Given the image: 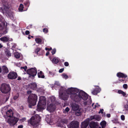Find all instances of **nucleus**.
<instances>
[{"instance_id": "680f3d73", "label": "nucleus", "mask_w": 128, "mask_h": 128, "mask_svg": "<svg viewBox=\"0 0 128 128\" xmlns=\"http://www.w3.org/2000/svg\"><path fill=\"white\" fill-rule=\"evenodd\" d=\"M23 128V126L22 125H20L18 126V128Z\"/></svg>"}, {"instance_id": "f257e3e1", "label": "nucleus", "mask_w": 128, "mask_h": 128, "mask_svg": "<svg viewBox=\"0 0 128 128\" xmlns=\"http://www.w3.org/2000/svg\"><path fill=\"white\" fill-rule=\"evenodd\" d=\"M11 89V87L8 84L3 83L0 86V90L1 92L3 94H7L6 97V101L8 100L10 97Z\"/></svg>"}, {"instance_id": "603ef678", "label": "nucleus", "mask_w": 128, "mask_h": 128, "mask_svg": "<svg viewBox=\"0 0 128 128\" xmlns=\"http://www.w3.org/2000/svg\"><path fill=\"white\" fill-rule=\"evenodd\" d=\"M54 84L56 85H57L58 86H60V84L58 82L56 81L55 82Z\"/></svg>"}, {"instance_id": "774afa93", "label": "nucleus", "mask_w": 128, "mask_h": 128, "mask_svg": "<svg viewBox=\"0 0 128 128\" xmlns=\"http://www.w3.org/2000/svg\"><path fill=\"white\" fill-rule=\"evenodd\" d=\"M30 35L29 34L28 36V39H30L31 38H30Z\"/></svg>"}, {"instance_id": "2f4dec72", "label": "nucleus", "mask_w": 128, "mask_h": 128, "mask_svg": "<svg viewBox=\"0 0 128 128\" xmlns=\"http://www.w3.org/2000/svg\"><path fill=\"white\" fill-rule=\"evenodd\" d=\"M94 116V119L97 121H99L101 119V117L98 115H95Z\"/></svg>"}, {"instance_id": "de8ad7c7", "label": "nucleus", "mask_w": 128, "mask_h": 128, "mask_svg": "<svg viewBox=\"0 0 128 128\" xmlns=\"http://www.w3.org/2000/svg\"><path fill=\"white\" fill-rule=\"evenodd\" d=\"M123 87L124 88L126 89L128 88V85L126 84H124L123 85Z\"/></svg>"}, {"instance_id": "bf43d9fd", "label": "nucleus", "mask_w": 128, "mask_h": 128, "mask_svg": "<svg viewBox=\"0 0 128 128\" xmlns=\"http://www.w3.org/2000/svg\"><path fill=\"white\" fill-rule=\"evenodd\" d=\"M18 98V96H14L13 98V99L14 100H16Z\"/></svg>"}, {"instance_id": "aec40b11", "label": "nucleus", "mask_w": 128, "mask_h": 128, "mask_svg": "<svg viewBox=\"0 0 128 128\" xmlns=\"http://www.w3.org/2000/svg\"><path fill=\"white\" fill-rule=\"evenodd\" d=\"M71 106L72 110L74 111L80 109L79 106L76 103H72Z\"/></svg>"}, {"instance_id": "ea45409f", "label": "nucleus", "mask_w": 128, "mask_h": 128, "mask_svg": "<svg viewBox=\"0 0 128 128\" xmlns=\"http://www.w3.org/2000/svg\"><path fill=\"white\" fill-rule=\"evenodd\" d=\"M89 102H85L84 103V104L85 105H86L87 104H88L89 105L90 104H91L92 102V101L90 100H89Z\"/></svg>"}, {"instance_id": "a878e982", "label": "nucleus", "mask_w": 128, "mask_h": 128, "mask_svg": "<svg viewBox=\"0 0 128 128\" xmlns=\"http://www.w3.org/2000/svg\"><path fill=\"white\" fill-rule=\"evenodd\" d=\"M75 114L76 116H78L81 115L82 114V112L80 109L77 110L75 111Z\"/></svg>"}, {"instance_id": "9d476101", "label": "nucleus", "mask_w": 128, "mask_h": 128, "mask_svg": "<svg viewBox=\"0 0 128 128\" xmlns=\"http://www.w3.org/2000/svg\"><path fill=\"white\" fill-rule=\"evenodd\" d=\"M17 77L18 75L16 72H10L8 75V77L10 79H14Z\"/></svg>"}, {"instance_id": "e433bc0d", "label": "nucleus", "mask_w": 128, "mask_h": 128, "mask_svg": "<svg viewBox=\"0 0 128 128\" xmlns=\"http://www.w3.org/2000/svg\"><path fill=\"white\" fill-rule=\"evenodd\" d=\"M24 8V6L22 4H20L19 6V8L18 9V10L19 11H22L23 10V8Z\"/></svg>"}, {"instance_id": "f8f14e48", "label": "nucleus", "mask_w": 128, "mask_h": 128, "mask_svg": "<svg viewBox=\"0 0 128 128\" xmlns=\"http://www.w3.org/2000/svg\"><path fill=\"white\" fill-rule=\"evenodd\" d=\"M90 120V119L88 118L82 122L81 125V128H86L89 124Z\"/></svg>"}, {"instance_id": "dca6fc26", "label": "nucleus", "mask_w": 128, "mask_h": 128, "mask_svg": "<svg viewBox=\"0 0 128 128\" xmlns=\"http://www.w3.org/2000/svg\"><path fill=\"white\" fill-rule=\"evenodd\" d=\"M56 106L55 104L52 103L47 107V109L50 111H54L56 109Z\"/></svg>"}, {"instance_id": "79ce46f5", "label": "nucleus", "mask_w": 128, "mask_h": 128, "mask_svg": "<svg viewBox=\"0 0 128 128\" xmlns=\"http://www.w3.org/2000/svg\"><path fill=\"white\" fill-rule=\"evenodd\" d=\"M43 31L45 33H47L48 32V30L47 28H44L43 29Z\"/></svg>"}, {"instance_id": "338daca9", "label": "nucleus", "mask_w": 128, "mask_h": 128, "mask_svg": "<svg viewBox=\"0 0 128 128\" xmlns=\"http://www.w3.org/2000/svg\"><path fill=\"white\" fill-rule=\"evenodd\" d=\"M21 80V77L20 76H19L17 80Z\"/></svg>"}, {"instance_id": "69168bd1", "label": "nucleus", "mask_w": 128, "mask_h": 128, "mask_svg": "<svg viewBox=\"0 0 128 128\" xmlns=\"http://www.w3.org/2000/svg\"><path fill=\"white\" fill-rule=\"evenodd\" d=\"M49 54V52H47L46 54V56H48Z\"/></svg>"}, {"instance_id": "f704fd0d", "label": "nucleus", "mask_w": 128, "mask_h": 128, "mask_svg": "<svg viewBox=\"0 0 128 128\" xmlns=\"http://www.w3.org/2000/svg\"><path fill=\"white\" fill-rule=\"evenodd\" d=\"M35 40L36 42L39 44H40L42 42V40L40 38H36Z\"/></svg>"}, {"instance_id": "e2e57ef3", "label": "nucleus", "mask_w": 128, "mask_h": 128, "mask_svg": "<svg viewBox=\"0 0 128 128\" xmlns=\"http://www.w3.org/2000/svg\"><path fill=\"white\" fill-rule=\"evenodd\" d=\"M106 116L108 118H109L110 117V114H107Z\"/></svg>"}, {"instance_id": "473e14b6", "label": "nucleus", "mask_w": 128, "mask_h": 128, "mask_svg": "<svg viewBox=\"0 0 128 128\" xmlns=\"http://www.w3.org/2000/svg\"><path fill=\"white\" fill-rule=\"evenodd\" d=\"M14 55L15 57L16 58H18L20 57L19 53L18 52H15Z\"/></svg>"}, {"instance_id": "c03bdc74", "label": "nucleus", "mask_w": 128, "mask_h": 128, "mask_svg": "<svg viewBox=\"0 0 128 128\" xmlns=\"http://www.w3.org/2000/svg\"><path fill=\"white\" fill-rule=\"evenodd\" d=\"M28 67L26 66H25L24 67H21L20 68L21 69H24V70L26 71V69H27Z\"/></svg>"}, {"instance_id": "423d86ee", "label": "nucleus", "mask_w": 128, "mask_h": 128, "mask_svg": "<svg viewBox=\"0 0 128 128\" xmlns=\"http://www.w3.org/2000/svg\"><path fill=\"white\" fill-rule=\"evenodd\" d=\"M19 120V118L15 117H12L10 118H8L7 122L11 126H14Z\"/></svg>"}, {"instance_id": "9b49d317", "label": "nucleus", "mask_w": 128, "mask_h": 128, "mask_svg": "<svg viewBox=\"0 0 128 128\" xmlns=\"http://www.w3.org/2000/svg\"><path fill=\"white\" fill-rule=\"evenodd\" d=\"M70 98L72 100L76 102H78L80 100V98L78 94L71 95L70 96Z\"/></svg>"}, {"instance_id": "6e6552de", "label": "nucleus", "mask_w": 128, "mask_h": 128, "mask_svg": "<svg viewBox=\"0 0 128 128\" xmlns=\"http://www.w3.org/2000/svg\"><path fill=\"white\" fill-rule=\"evenodd\" d=\"M78 94H79L80 100L82 99L84 100H86L88 98V95L82 90L79 91Z\"/></svg>"}, {"instance_id": "1a4fd4ad", "label": "nucleus", "mask_w": 128, "mask_h": 128, "mask_svg": "<svg viewBox=\"0 0 128 128\" xmlns=\"http://www.w3.org/2000/svg\"><path fill=\"white\" fill-rule=\"evenodd\" d=\"M79 123L76 121H72L68 125V128H78Z\"/></svg>"}, {"instance_id": "58836bf2", "label": "nucleus", "mask_w": 128, "mask_h": 128, "mask_svg": "<svg viewBox=\"0 0 128 128\" xmlns=\"http://www.w3.org/2000/svg\"><path fill=\"white\" fill-rule=\"evenodd\" d=\"M11 45H12L11 49L13 50L14 49V48L16 46V44L13 43H12Z\"/></svg>"}, {"instance_id": "8fccbe9b", "label": "nucleus", "mask_w": 128, "mask_h": 128, "mask_svg": "<svg viewBox=\"0 0 128 128\" xmlns=\"http://www.w3.org/2000/svg\"><path fill=\"white\" fill-rule=\"evenodd\" d=\"M121 118L122 120H125V117L124 115H122L121 116Z\"/></svg>"}, {"instance_id": "20e7f679", "label": "nucleus", "mask_w": 128, "mask_h": 128, "mask_svg": "<svg viewBox=\"0 0 128 128\" xmlns=\"http://www.w3.org/2000/svg\"><path fill=\"white\" fill-rule=\"evenodd\" d=\"M26 72L29 75V77L34 79L37 74V70L36 68L34 67L28 69L27 70Z\"/></svg>"}, {"instance_id": "a18cd8bd", "label": "nucleus", "mask_w": 128, "mask_h": 128, "mask_svg": "<svg viewBox=\"0 0 128 128\" xmlns=\"http://www.w3.org/2000/svg\"><path fill=\"white\" fill-rule=\"evenodd\" d=\"M56 50L55 48L54 49H53L51 52V53H52V55H54V54L56 52Z\"/></svg>"}, {"instance_id": "4be33fe9", "label": "nucleus", "mask_w": 128, "mask_h": 128, "mask_svg": "<svg viewBox=\"0 0 128 128\" xmlns=\"http://www.w3.org/2000/svg\"><path fill=\"white\" fill-rule=\"evenodd\" d=\"M6 114L7 116L10 118L13 116L14 113L12 110L10 109L6 112Z\"/></svg>"}, {"instance_id": "7ed1b4c3", "label": "nucleus", "mask_w": 128, "mask_h": 128, "mask_svg": "<svg viewBox=\"0 0 128 128\" xmlns=\"http://www.w3.org/2000/svg\"><path fill=\"white\" fill-rule=\"evenodd\" d=\"M37 100V96L36 94H31L28 98V102L29 103L28 106L30 108H32V106H34L36 104Z\"/></svg>"}, {"instance_id": "09e8293b", "label": "nucleus", "mask_w": 128, "mask_h": 128, "mask_svg": "<svg viewBox=\"0 0 128 128\" xmlns=\"http://www.w3.org/2000/svg\"><path fill=\"white\" fill-rule=\"evenodd\" d=\"M118 80L119 81H120V82H124L125 81V79H120V78H119Z\"/></svg>"}, {"instance_id": "bb28decb", "label": "nucleus", "mask_w": 128, "mask_h": 128, "mask_svg": "<svg viewBox=\"0 0 128 128\" xmlns=\"http://www.w3.org/2000/svg\"><path fill=\"white\" fill-rule=\"evenodd\" d=\"M59 61L60 60L58 58L55 57L53 58L52 62L53 63L56 64L59 62Z\"/></svg>"}, {"instance_id": "a211bd4d", "label": "nucleus", "mask_w": 128, "mask_h": 128, "mask_svg": "<svg viewBox=\"0 0 128 128\" xmlns=\"http://www.w3.org/2000/svg\"><path fill=\"white\" fill-rule=\"evenodd\" d=\"M2 16L0 15V30H2L4 28L5 26V22L4 21H2L1 20L2 19Z\"/></svg>"}, {"instance_id": "0eeeda50", "label": "nucleus", "mask_w": 128, "mask_h": 128, "mask_svg": "<svg viewBox=\"0 0 128 128\" xmlns=\"http://www.w3.org/2000/svg\"><path fill=\"white\" fill-rule=\"evenodd\" d=\"M79 90L76 88H69L66 91V92L68 94L72 95V94H78L79 92Z\"/></svg>"}, {"instance_id": "864d4df0", "label": "nucleus", "mask_w": 128, "mask_h": 128, "mask_svg": "<svg viewBox=\"0 0 128 128\" xmlns=\"http://www.w3.org/2000/svg\"><path fill=\"white\" fill-rule=\"evenodd\" d=\"M64 70V68H62L60 69L59 70V72L60 73H62L63 71Z\"/></svg>"}, {"instance_id": "f03ea898", "label": "nucleus", "mask_w": 128, "mask_h": 128, "mask_svg": "<svg viewBox=\"0 0 128 128\" xmlns=\"http://www.w3.org/2000/svg\"><path fill=\"white\" fill-rule=\"evenodd\" d=\"M40 119L38 115L33 116L28 120V124L30 126H32L34 127L37 126L38 124Z\"/></svg>"}, {"instance_id": "c756f323", "label": "nucleus", "mask_w": 128, "mask_h": 128, "mask_svg": "<svg viewBox=\"0 0 128 128\" xmlns=\"http://www.w3.org/2000/svg\"><path fill=\"white\" fill-rule=\"evenodd\" d=\"M5 53L6 56L8 57L10 56H11V54L10 52V51L8 50H6Z\"/></svg>"}, {"instance_id": "49530a36", "label": "nucleus", "mask_w": 128, "mask_h": 128, "mask_svg": "<svg viewBox=\"0 0 128 128\" xmlns=\"http://www.w3.org/2000/svg\"><path fill=\"white\" fill-rule=\"evenodd\" d=\"M64 64V65L66 66H68L69 65L68 63L67 62H65Z\"/></svg>"}, {"instance_id": "4d7b16f0", "label": "nucleus", "mask_w": 128, "mask_h": 128, "mask_svg": "<svg viewBox=\"0 0 128 128\" xmlns=\"http://www.w3.org/2000/svg\"><path fill=\"white\" fill-rule=\"evenodd\" d=\"M70 110V109L68 107H67L65 109V110L68 112Z\"/></svg>"}, {"instance_id": "052dcab7", "label": "nucleus", "mask_w": 128, "mask_h": 128, "mask_svg": "<svg viewBox=\"0 0 128 128\" xmlns=\"http://www.w3.org/2000/svg\"><path fill=\"white\" fill-rule=\"evenodd\" d=\"M32 92V91L31 90H28L27 92V94H31Z\"/></svg>"}, {"instance_id": "c85d7f7f", "label": "nucleus", "mask_w": 128, "mask_h": 128, "mask_svg": "<svg viewBox=\"0 0 128 128\" xmlns=\"http://www.w3.org/2000/svg\"><path fill=\"white\" fill-rule=\"evenodd\" d=\"M100 125L102 128H104L106 126V122L105 121L103 120L100 122Z\"/></svg>"}, {"instance_id": "5fc2aeb1", "label": "nucleus", "mask_w": 128, "mask_h": 128, "mask_svg": "<svg viewBox=\"0 0 128 128\" xmlns=\"http://www.w3.org/2000/svg\"><path fill=\"white\" fill-rule=\"evenodd\" d=\"M52 49V48H45V50H48L50 51V50H51Z\"/></svg>"}, {"instance_id": "37998d69", "label": "nucleus", "mask_w": 128, "mask_h": 128, "mask_svg": "<svg viewBox=\"0 0 128 128\" xmlns=\"http://www.w3.org/2000/svg\"><path fill=\"white\" fill-rule=\"evenodd\" d=\"M62 75L66 79H67L68 78V76L65 74H63Z\"/></svg>"}, {"instance_id": "393cba45", "label": "nucleus", "mask_w": 128, "mask_h": 128, "mask_svg": "<svg viewBox=\"0 0 128 128\" xmlns=\"http://www.w3.org/2000/svg\"><path fill=\"white\" fill-rule=\"evenodd\" d=\"M2 71L4 73H6L8 72V69L6 66H2Z\"/></svg>"}, {"instance_id": "13d9d810", "label": "nucleus", "mask_w": 128, "mask_h": 128, "mask_svg": "<svg viewBox=\"0 0 128 128\" xmlns=\"http://www.w3.org/2000/svg\"><path fill=\"white\" fill-rule=\"evenodd\" d=\"M90 118L91 120H92L93 119H94V116H91L90 117Z\"/></svg>"}, {"instance_id": "cd10ccee", "label": "nucleus", "mask_w": 128, "mask_h": 128, "mask_svg": "<svg viewBox=\"0 0 128 128\" xmlns=\"http://www.w3.org/2000/svg\"><path fill=\"white\" fill-rule=\"evenodd\" d=\"M52 103L55 104L56 103V99L55 97L54 96H52L50 98Z\"/></svg>"}, {"instance_id": "4468645a", "label": "nucleus", "mask_w": 128, "mask_h": 128, "mask_svg": "<svg viewBox=\"0 0 128 128\" xmlns=\"http://www.w3.org/2000/svg\"><path fill=\"white\" fill-rule=\"evenodd\" d=\"M89 124L90 128H98L99 125L98 122L92 121Z\"/></svg>"}, {"instance_id": "6e6d98bb", "label": "nucleus", "mask_w": 128, "mask_h": 128, "mask_svg": "<svg viewBox=\"0 0 128 128\" xmlns=\"http://www.w3.org/2000/svg\"><path fill=\"white\" fill-rule=\"evenodd\" d=\"M30 33V32L29 31L27 30L25 32V34L26 35H28Z\"/></svg>"}, {"instance_id": "f3484780", "label": "nucleus", "mask_w": 128, "mask_h": 128, "mask_svg": "<svg viewBox=\"0 0 128 128\" xmlns=\"http://www.w3.org/2000/svg\"><path fill=\"white\" fill-rule=\"evenodd\" d=\"M96 86V88L93 90L92 93L93 94L96 95L100 92L101 89L98 86Z\"/></svg>"}, {"instance_id": "39448f33", "label": "nucleus", "mask_w": 128, "mask_h": 128, "mask_svg": "<svg viewBox=\"0 0 128 128\" xmlns=\"http://www.w3.org/2000/svg\"><path fill=\"white\" fill-rule=\"evenodd\" d=\"M46 102L44 101L40 100L37 105V110L40 112L44 109L46 108Z\"/></svg>"}, {"instance_id": "b1692460", "label": "nucleus", "mask_w": 128, "mask_h": 128, "mask_svg": "<svg viewBox=\"0 0 128 128\" xmlns=\"http://www.w3.org/2000/svg\"><path fill=\"white\" fill-rule=\"evenodd\" d=\"M38 75L39 78H44L45 77L43 73L41 71H40L39 72H38Z\"/></svg>"}, {"instance_id": "4c0bfd02", "label": "nucleus", "mask_w": 128, "mask_h": 128, "mask_svg": "<svg viewBox=\"0 0 128 128\" xmlns=\"http://www.w3.org/2000/svg\"><path fill=\"white\" fill-rule=\"evenodd\" d=\"M40 48H37L36 49H35L34 51V52L36 53L37 54H38V52H39L40 51Z\"/></svg>"}, {"instance_id": "c9c22d12", "label": "nucleus", "mask_w": 128, "mask_h": 128, "mask_svg": "<svg viewBox=\"0 0 128 128\" xmlns=\"http://www.w3.org/2000/svg\"><path fill=\"white\" fill-rule=\"evenodd\" d=\"M61 121L63 124H66L68 122V121L66 119H64L62 120Z\"/></svg>"}, {"instance_id": "72a5a7b5", "label": "nucleus", "mask_w": 128, "mask_h": 128, "mask_svg": "<svg viewBox=\"0 0 128 128\" xmlns=\"http://www.w3.org/2000/svg\"><path fill=\"white\" fill-rule=\"evenodd\" d=\"M118 92L119 94H122V95L124 96L126 95V93L124 92L123 91H122V90H118Z\"/></svg>"}, {"instance_id": "5701e85b", "label": "nucleus", "mask_w": 128, "mask_h": 128, "mask_svg": "<svg viewBox=\"0 0 128 128\" xmlns=\"http://www.w3.org/2000/svg\"><path fill=\"white\" fill-rule=\"evenodd\" d=\"M0 40L4 42H7L9 40V38L7 37L6 36H4L1 38H0Z\"/></svg>"}, {"instance_id": "a19ab883", "label": "nucleus", "mask_w": 128, "mask_h": 128, "mask_svg": "<svg viewBox=\"0 0 128 128\" xmlns=\"http://www.w3.org/2000/svg\"><path fill=\"white\" fill-rule=\"evenodd\" d=\"M24 4L26 7H28L29 6L30 2L28 1H26L24 2Z\"/></svg>"}, {"instance_id": "6ab92c4d", "label": "nucleus", "mask_w": 128, "mask_h": 128, "mask_svg": "<svg viewBox=\"0 0 128 128\" xmlns=\"http://www.w3.org/2000/svg\"><path fill=\"white\" fill-rule=\"evenodd\" d=\"M2 2L4 6V8H3L4 10L6 11H8V6L9 4V3L5 0H3Z\"/></svg>"}, {"instance_id": "0e129e2a", "label": "nucleus", "mask_w": 128, "mask_h": 128, "mask_svg": "<svg viewBox=\"0 0 128 128\" xmlns=\"http://www.w3.org/2000/svg\"><path fill=\"white\" fill-rule=\"evenodd\" d=\"M12 41H13V39L12 38H11L10 39L9 38V40L8 41L9 42Z\"/></svg>"}, {"instance_id": "ddd939ff", "label": "nucleus", "mask_w": 128, "mask_h": 128, "mask_svg": "<svg viewBox=\"0 0 128 128\" xmlns=\"http://www.w3.org/2000/svg\"><path fill=\"white\" fill-rule=\"evenodd\" d=\"M28 88L33 90H36L37 89V85L35 82H32L28 85Z\"/></svg>"}, {"instance_id": "3c124183", "label": "nucleus", "mask_w": 128, "mask_h": 128, "mask_svg": "<svg viewBox=\"0 0 128 128\" xmlns=\"http://www.w3.org/2000/svg\"><path fill=\"white\" fill-rule=\"evenodd\" d=\"M103 111L104 110L103 109H100V111L98 112V113L99 114L100 113H101V114H103Z\"/></svg>"}, {"instance_id": "7c9ffc66", "label": "nucleus", "mask_w": 128, "mask_h": 128, "mask_svg": "<svg viewBox=\"0 0 128 128\" xmlns=\"http://www.w3.org/2000/svg\"><path fill=\"white\" fill-rule=\"evenodd\" d=\"M37 91L41 93L44 92V90L42 87L38 88L37 90Z\"/></svg>"}, {"instance_id": "412c9836", "label": "nucleus", "mask_w": 128, "mask_h": 128, "mask_svg": "<svg viewBox=\"0 0 128 128\" xmlns=\"http://www.w3.org/2000/svg\"><path fill=\"white\" fill-rule=\"evenodd\" d=\"M116 76L119 78H126L127 77L126 75L120 72H118L116 74Z\"/></svg>"}, {"instance_id": "2eb2a0df", "label": "nucleus", "mask_w": 128, "mask_h": 128, "mask_svg": "<svg viewBox=\"0 0 128 128\" xmlns=\"http://www.w3.org/2000/svg\"><path fill=\"white\" fill-rule=\"evenodd\" d=\"M68 94L62 93L60 94L59 97L60 99L64 100H67L68 97Z\"/></svg>"}]
</instances>
